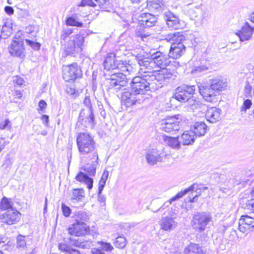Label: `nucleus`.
Instances as JSON below:
<instances>
[{"label":"nucleus","instance_id":"c756f323","mask_svg":"<svg viewBox=\"0 0 254 254\" xmlns=\"http://www.w3.org/2000/svg\"><path fill=\"white\" fill-rule=\"evenodd\" d=\"M207 127L206 125L204 122H196L191 127V132H193L195 136H203L206 132Z\"/></svg>","mask_w":254,"mask_h":254},{"label":"nucleus","instance_id":"b1692460","mask_svg":"<svg viewBox=\"0 0 254 254\" xmlns=\"http://www.w3.org/2000/svg\"><path fill=\"white\" fill-rule=\"evenodd\" d=\"M221 114L222 111L220 109L213 107L208 109L205 117L209 122L215 123L220 121Z\"/></svg>","mask_w":254,"mask_h":254},{"label":"nucleus","instance_id":"37998d69","mask_svg":"<svg viewBox=\"0 0 254 254\" xmlns=\"http://www.w3.org/2000/svg\"><path fill=\"white\" fill-rule=\"evenodd\" d=\"M89 219L87 213L85 211H78L76 215L75 222H86Z\"/></svg>","mask_w":254,"mask_h":254},{"label":"nucleus","instance_id":"7ed1b4c3","mask_svg":"<svg viewBox=\"0 0 254 254\" xmlns=\"http://www.w3.org/2000/svg\"><path fill=\"white\" fill-rule=\"evenodd\" d=\"M76 144L81 155H88L89 159H99L96 143L90 134L86 132L78 133Z\"/></svg>","mask_w":254,"mask_h":254},{"label":"nucleus","instance_id":"5fc2aeb1","mask_svg":"<svg viewBox=\"0 0 254 254\" xmlns=\"http://www.w3.org/2000/svg\"><path fill=\"white\" fill-rule=\"evenodd\" d=\"M13 81L16 85L18 86H21L24 82V79L18 76L13 77Z\"/></svg>","mask_w":254,"mask_h":254},{"label":"nucleus","instance_id":"aec40b11","mask_svg":"<svg viewBox=\"0 0 254 254\" xmlns=\"http://www.w3.org/2000/svg\"><path fill=\"white\" fill-rule=\"evenodd\" d=\"M186 47L182 42L172 43L168 53L169 58L177 59L180 58L185 52Z\"/></svg>","mask_w":254,"mask_h":254},{"label":"nucleus","instance_id":"dca6fc26","mask_svg":"<svg viewBox=\"0 0 254 254\" xmlns=\"http://www.w3.org/2000/svg\"><path fill=\"white\" fill-rule=\"evenodd\" d=\"M20 213L15 209H10L6 211L0 216L3 223L11 225L16 224L20 219Z\"/></svg>","mask_w":254,"mask_h":254},{"label":"nucleus","instance_id":"603ef678","mask_svg":"<svg viewBox=\"0 0 254 254\" xmlns=\"http://www.w3.org/2000/svg\"><path fill=\"white\" fill-rule=\"evenodd\" d=\"M73 33V30L69 28L67 30H63L61 36V39L63 40H65L69 36L70 34Z\"/></svg>","mask_w":254,"mask_h":254},{"label":"nucleus","instance_id":"cd10ccee","mask_svg":"<svg viewBox=\"0 0 254 254\" xmlns=\"http://www.w3.org/2000/svg\"><path fill=\"white\" fill-rule=\"evenodd\" d=\"M208 82L215 93L225 90L227 86L226 80L222 78H215L210 79Z\"/></svg>","mask_w":254,"mask_h":254},{"label":"nucleus","instance_id":"8fccbe9b","mask_svg":"<svg viewBox=\"0 0 254 254\" xmlns=\"http://www.w3.org/2000/svg\"><path fill=\"white\" fill-rule=\"evenodd\" d=\"M101 246L103 250L107 252H111L114 249V247L109 243L101 242Z\"/></svg>","mask_w":254,"mask_h":254},{"label":"nucleus","instance_id":"69168bd1","mask_svg":"<svg viewBox=\"0 0 254 254\" xmlns=\"http://www.w3.org/2000/svg\"><path fill=\"white\" fill-rule=\"evenodd\" d=\"M41 120L46 127H49V116L48 115H43L41 117Z\"/></svg>","mask_w":254,"mask_h":254},{"label":"nucleus","instance_id":"412c9836","mask_svg":"<svg viewBox=\"0 0 254 254\" xmlns=\"http://www.w3.org/2000/svg\"><path fill=\"white\" fill-rule=\"evenodd\" d=\"M164 19L168 27L172 29H177L180 27V20L178 16L170 11H165L163 13Z\"/></svg>","mask_w":254,"mask_h":254},{"label":"nucleus","instance_id":"ddd939ff","mask_svg":"<svg viewBox=\"0 0 254 254\" xmlns=\"http://www.w3.org/2000/svg\"><path fill=\"white\" fill-rule=\"evenodd\" d=\"M84 105L87 107L83 109L80 113L79 119L80 120H85L90 123L94 122V116L93 112L92 103L89 96H86L83 101Z\"/></svg>","mask_w":254,"mask_h":254},{"label":"nucleus","instance_id":"338daca9","mask_svg":"<svg viewBox=\"0 0 254 254\" xmlns=\"http://www.w3.org/2000/svg\"><path fill=\"white\" fill-rule=\"evenodd\" d=\"M46 107V102L43 100H41L39 102V107L40 108V109L43 110V109H45Z\"/></svg>","mask_w":254,"mask_h":254},{"label":"nucleus","instance_id":"4468645a","mask_svg":"<svg viewBox=\"0 0 254 254\" xmlns=\"http://www.w3.org/2000/svg\"><path fill=\"white\" fill-rule=\"evenodd\" d=\"M181 127L180 122L176 116L171 117L162 121L160 129L166 132H175L180 130Z\"/></svg>","mask_w":254,"mask_h":254},{"label":"nucleus","instance_id":"052dcab7","mask_svg":"<svg viewBox=\"0 0 254 254\" xmlns=\"http://www.w3.org/2000/svg\"><path fill=\"white\" fill-rule=\"evenodd\" d=\"M4 11L7 14L9 15H11L14 12L13 8L10 6H6L4 7Z\"/></svg>","mask_w":254,"mask_h":254},{"label":"nucleus","instance_id":"bf43d9fd","mask_svg":"<svg viewBox=\"0 0 254 254\" xmlns=\"http://www.w3.org/2000/svg\"><path fill=\"white\" fill-rule=\"evenodd\" d=\"M98 200L103 203H105L106 201V197L102 194V192L99 193V190H98Z\"/></svg>","mask_w":254,"mask_h":254},{"label":"nucleus","instance_id":"e433bc0d","mask_svg":"<svg viewBox=\"0 0 254 254\" xmlns=\"http://www.w3.org/2000/svg\"><path fill=\"white\" fill-rule=\"evenodd\" d=\"M92 161L91 164H87L83 170L86 173L90 176L94 177L95 176L96 169L97 166L98 165V160L99 159H90Z\"/></svg>","mask_w":254,"mask_h":254},{"label":"nucleus","instance_id":"5701e85b","mask_svg":"<svg viewBox=\"0 0 254 254\" xmlns=\"http://www.w3.org/2000/svg\"><path fill=\"white\" fill-rule=\"evenodd\" d=\"M157 21V17L149 13H141L139 17L140 25L145 27H151L154 26Z\"/></svg>","mask_w":254,"mask_h":254},{"label":"nucleus","instance_id":"a18cd8bd","mask_svg":"<svg viewBox=\"0 0 254 254\" xmlns=\"http://www.w3.org/2000/svg\"><path fill=\"white\" fill-rule=\"evenodd\" d=\"M172 43H180L185 40V37L180 32L173 33Z\"/></svg>","mask_w":254,"mask_h":254},{"label":"nucleus","instance_id":"4be33fe9","mask_svg":"<svg viewBox=\"0 0 254 254\" xmlns=\"http://www.w3.org/2000/svg\"><path fill=\"white\" fill-rule=\"evenodd\" d=\"M165 157L164 154H161L156 149L149 150L146 154V159L150 165H154L157 162H161Z\"/></svg>","mask_w":254,"mask_h":254},{"label":"nucleus","instance_id":"4c0bfd02","mask_svg":"<svg viewBox=\"0 0 254 254\" xmlns=\"http://www.w3.org/2000/svg\"><path fill=\"white\" fill-rule=\"evenodd\" d=\"M163 6L162 0H150L147 3V6L151 10L160 11L163 9Z\"/></svg>","mask_w":254,"mask_h":254},{"label":"nucleus","instance_id":"f704fd0d","mask_svg":"<svg viewBox=\"0 0 254 254\" xmlns=\"http://www.w3.org/2000/svg\"><path fill=\"white\" fill-rule=\"evenodd\" d=\"M208 69L206 61L201 62H196L192 66L191 73L193 74L198 75L202 72H205Z\"/></svg>","mask_w":254,"mask_h":254},{"label":"nucleus","instance_id":"20e7f679","mask_svg":"<svg viewBox=\"0 0 254 254\" xmlns=\"http://www.w3.org/2000/svg\"><path fill=\"white\" fill-rule=\"evenodd\" d=\"M68 240V243L65 241V243H60L58 245L59 249L64 254H83L73 247L81 249H89L91 247V242L83 238H69Z\"/></svg>","mask_w":254,"mask_h":254},{"label":"nucleus","instance_id":"bb28decb","mask_svg":"<svg viewBox=\"0 0 254 254\" xmlns=\"http://www.w3.org/2000/svg\"><path fill=\"white\" fill-rule=\"evenodd\" d=\"M184 254H205V252L199 244L190 243L184 249Z\"/></svg>","mask_w":254,"mask_h":254},{"label":"nucleus","instance_id":"c03bdc74","mask_svg":"<svg viewBox=\"0 0 254 254\" xmlns=\"http://www.w3.org/2000/svg\"><path fill=\"white\" fill-rule=\"evenodd\" d=\"M99 7L103 10L109 11L111 8V3L109 0H100L97 3Z\"/></svg>","mask_w":254,"mask_h":254},{"label":"nucleus","instance_id":"f257e3e1","mask_svg":"<svg viewBox=\"0 0 254 254\" xmlns=\"http://www.w3.org/2000/svg\"><path fill=\"white\" fill-rule=\"evenodd\" d=\"M142 76H135L132 79L131 91L137 95L143 96L146 92L150 90V87L154 88L155 84H165L171 79H175L177 76V72L175 69L170 68H163L158 72H144Z\"/></svg>","mask_w":254,"mask_h":254},{"label":"nucleus","instance_id":"a19ab883","mask_svg":"<svg viewBox=\"0 0 254 254\" xmlns=\"http://www.w3.org/2000/svg\"><path fill=\"white\" fill-rule=\"evenodd\" d=\"M1 32L3 34L4 39L9 37L12 32V28L11 26V23L6 22L4 25H2L1 29Z\"/></svg>","mask_w":254,"mask_h":254},{"label":"nucleus","instance_id":"58836bf2","mask_svg":"<svg viewBox=\"0 0 254 254\" xmlns=\"http://www.w3.org/2000/svg\"><path fill=\"white\" fill-rule=\"evenodd\" d=\"M13 202L10 198L3 196L0 201V209L8 211L10 209H14L12 207Z\"/></svg>","mask_w":254,"mask_h":254},{"label":"nucleus","instance_id":"ea45409f","mask_svg":"<svg viewBox=\"0 0 254 254\" xmlns=\"http://www.w3.org/2000/svg\"><path fill=\"white\" fill-rule=\"evenodd\" d=\"M65 24L67 26H75L77 27H82L83 26V23L81 22L78 21L76 16L75 15L68 17L65 20Z\"/></svg>","mask_w":254,"mask_h":254},{"label":"nucleus","instance_id":"680f3d73","mask_svg":"<svg viewBox=\"0 0 254 254\" xmlns=\"http://www.w3.org/2000/svg\"><path fill=\"white\" fill-rule=\"evenodd\" d=\"M109 173L108 171L105 170L103 173V174L100 180L106 182L109 176Z\"/></svg>","mask_w":254,"mask_h":254},{"label":"nucleus","instance_id":"0e129e2a","mask_svg":"<svg viewBox=\"0 0 254 254\" xmlns=\"http://www.w3.org/2000/svg\"><path fill=\"white\" fill-rule=\"evenodd\" d=\"M106 182L105 181H102V180H100L99 182V186H98V190H99V193L100 192H102L103 189H104V187L106 184Z\"/></svg>","mask_w":254,"mask_h":254},{"label":"nucleus","instance_id":"49530a36","mask_svg":"<svg viewBox=\"0 0 254 254\" xmlns=\"http://www.w3.org/2000/svg\"><path fill=\"white\" fill-rule=\"evenodd\" d=\"M25 41L27 45L35 51L39 50L41 47V44L35 41L26 39Z\"/></svg>","mask_w":254,"mask_h":254},{"label":"nucleus","instance_id":"09e8293b","mask_svg":"<svg viewBox=\"0 0 254 254\" xmlns=\"http://www.w3.org/2000/svg\"><path fill=\"white\" fill-rule=\"evenodd\" d=\"M252 105L251 100L249 99H246L244 101L243 104L242 106L241 111V112H246L247 110L249 109Z\"/></svg>","mask_w":254,"mask_h":254},{"label":"nucleus","instance_id":"4d7b16f0","mask_svg":"<svg viewBox=\"0 0 254 254\" xmlns=\"http://www.w3.org/2000/svg\"><path fill=\"white\" fill-rule=\"evenodd\" d=\"M237 231L235 230L232 229L230 231L229 239L230 241H234L237 238Z\"/></svg>","mask_w":254,"mask_h":254},{"label":"nucleus","instance_id":"473e14b6","mask_svg":"<svg viewBox=\"0 0 254 254\" xmlns=\"http://www.w3.org/2000/svg\"><path fill=\"white\" fill-rule=\"evenodd\" d=\"M180 140L181 144L183 145H191L194 142L195 139V135L193 132L190 131L184 132L180 136Z\"/></svg>","mask_w":254,"mask_h":254},{"label":"nucleus","instance_id":"864d4df0","mask_svg":"<svg viewBox=\"0 0 254 254\" xmlns=\"http://www.w3.org/2000/svg\"><path fill=\"white\" fill-rule=\"evenodd\" d=\"M62 209L64 216L68 217L70 215L71 213V209L68 206L63 203L62 205Z\"/></svg>","mask_w":254,"mask_h":254},{"label":"nucleus","instance_id":"423d86ee","mask_svg":"<svg viewBox=\"0 0 254 254\" xmlns=\"http://www.w3.org/2000/svg\"><path fill=\"white\" fill-rule=\"evenodd\" d=\"M84 42V37L82 35L78 34L72 36L64 47V55L75 57L82 51Z\"/></svg>","mask_w":254,"mask_h":254},{"label":"nucleus","instance_id":"9b49d317","mask_svg":"<svg viewBox=\"0 0 254 254\" xmlns=\"http://www.w3.org/2000/svg\"><path fill=\"white\" fill-rule=\"evenodd\" d=\"M144 100V96L137 95V93L129 91H126L122 93L121 96L122 105L126 107H129L136 103H140Z\"/></svg>","mask_w":254,"mask_h":254},{"label":"nucleus","instance_id":"13d9d810","mask_svg":"<svg viewBox=\"0 0 254 254\" xmlns=\"http://www.w3.org/2000/svg\"><path fill=\"white\" fill-rule=\"evenodd\" d=\"M81 3L83 5H87L89 6L95 7L97 5V3H95L92 0H82Z\"/></svg>","mask_w":254,"mask_h":254},{"label":"nucleus","instance_id":"6ab92c4d","mask_svg":"<svg viewBox=\"0 0 254 254\" xmlns=\"http://www.w3.org/2000/svg\"><path fill=\"white\" fill-rule=\"evenodd\" d=\"M254 32V27H251L248 22L242 26L241 29L236 33L241 42L250 40Z\"/></svg>","mask_w":254,"mask_h":254},{"label":"nucleus","instance_id":"3c124183","mask_svg":"<svg viewBox=\"0 0 254 254\" xmlns=\"http://www.w3.org/2000/svg\"><path fill=\"white\" fill-rule=\"evenodd\" d=\"M12 164L13 161L12 159L8 155H7L5 157V161L2 164V167L5 169L10 168Z\"/></svg>","mask_w":254,"mask_h":254},{"label":"nucleus","instance_id":"c85d7f7f","mask_svg":"<svg viewBox=\"0 0 254 254\" xmlns=\"http://www.w3.org/2000/svg\"><path fill=\"white\" fill-rule=\"evenodd\" d=\"M178 225L174 218L170 216L162 217L160 221L161 228L165 231L175 229Z\"/></svg>","mask_w":254,"mask_h":254},{"label":"nucleus","instance_id":"393cba45","mask_svg":"<svg viewBox=\"0 0 254 254\" xmlns=\"http://www.w3.org/2000/svg\"><path fill=\"white\" fill-rule=\"evenodd\" d=\"M207 187H203L202 186L196 184H193L191 186L189 187L188 189L185 190L184 191L178 192L176 195L171 198L170 200V203L182 197L184 195L187 194L190 191H197L200 190L201 191H204L207 189Z\"/></svg>","mask_w":254,"mask_h":254},{"label":"nucleus","instance_id":"c9c22d12","mask_svg":"<svg viewBox=\"0 0 254 254\" xmlns=\"http://www.w3.org/2000/svg\"><path fill=\"white\" fill-rule=\"evenodd\" d=\"M70 196L73 201H81L85 197V191L82 189H73L71 190Z\"/></svg>","mask_w":254,"mask_h":254},{"label":"nucleus","instance_id":"2f4dec72","mask_svg":"<svg viewBox=\"0 0 254 254\" xmlns=\"http://www.w3.org/2000/svg\"><path fill=\"white\" fill-rule=\"evenodd\" d=\"M117 58L115 54L110 53L107 55L103 63L104 69L107 70L116 69Z\"/></svg>","mask_w":254,"mask_h":254},{"label":"nucleus","instance_id":"79ce46f5","mask_svg":"<svg viewBox=\"0 0 254 254\" xmlns=\"http://www.w3.org/2000/svg\"><path fill=\"white\" fill-rule=\"evenodd\" d=\"M115 246L119 249L124 248L127 245V240L125 237H118L114 242Z\"/></svg>","mask_w":254,"mask_h":254},{"label":"nucleus","instance_id":"6e6d98bb","mask_svg":"<svg viewBox=\"0 0 254 254\" xmlns=\"http://www.w3.org/2000/svg\"><path fill=\"white\" fill-rule=\"evenodd\" d=\"M10 123V121L8 119H6L4 121H0V129H3L5 128L6 127H11V126L9 125Z\"/></svg>","mask_w":254,"mask_h":254},{"label":"nucleus","instance_id":"1a4fd4ad","mask_svg":"<svg viewBox=\"0 0 254 254\" xmlns=\"http://www.w3.org/2000/svg\"><path fill=\"white\" fill-rule=\"evenodd\" d=\"M201 5L194 6L193 4H189L187 14L190 19L194 21L195 25L197 27L201 26L203 23V20L206 17V13L202 9Z\"/></svg>","mask_w":254,"mask_h":254},{"label":"nucleus","instance_id":"39448f33","mask_svg":"<svg viewBox=\"0 0 254 254\" xmlns=\"http://www.w3.org/2000/svg\"><path fill=\"white\" fill-rule=\"evenodd\" d=\"M213 223V218L208 212H199L195 213L191 221V225L195 231L201 233L205 231L207 226Z\"/></svg>","mask_w":254,"mask_h":254},{"label":"nucleus","instance_id":"0eeeda50","mask_svg":"<svg viewBox=\"0 0 254 254\" xmlns=\"http://www.w3.org/2000/svg\"><path fill=\"white\" fill-rule=\"evenodd\" d=\"M108 89L117 92L123 89L127 83V74L123 73H114L109 79H106Z\"/></svg>","mask_w":254,"mask_h":254},{"label":"nucleus","instance_id":"f3484780","mask_svg":"<svg viewBox=\"0 0 254 254\" xmlns=\"http://www.w3.org/2000/svg\"><path fill=\"white\" fill-rule=\"evenodd\" d=\"M203 98L207 102H213L216 99V93L209 82L203 83L196 86Z\"/></svg>","mask_w":254,"mask_h":254},{"label":"nucleus","instance_id":"72a5a7b5","mask_svg":"<svg viewBox=\"0 0 254 254\" xmlns=\"http://www.w3.org/2000/svg\"><path fill=\"white\" fill-rule=\"evenodd\" d=\"M75 180L80 183L85 184L89 190L93 188V180L89 177L86 174L82 172H79L75 177Z\"/></svg>","mask_w":254,"mask_h":254},{"label":"nucleus","instance_id":"2eb2a0df","mask_svg":"<svg viewBox=\"0 0 254 254\" xmlns=\"http://www.w3.org/2000/svg\"><path fill=\"white\" fill-rule=\"evenodd\" d=\"M67 231L70 235L81 237L88 234L90 229L85 222H75L68 228Z\"/></svg>","mask_w":254,"mask_h":254},{"label":"nucleus","instance_id":"f03ea898","mask_svg":"<svg viewBox=\"0 0 254 254\" xmlns=\"http://www.w3.org/2000/svg\"><path fill=\"white\" fill-rule=\"evenodd\" d=\"M135 60L140 66V70H144V72H156L154 67L158 66L160 68L168 66L170 63V58L168 53L157 51L147 54H139L135 56Z\"/></svg>","mask_w":254,"mask_h":254},{"label":"nucleus","instance_id":"9d476101","mask_svg":"<svg viewBox=\"0 0 254 254\" xmlns=\"http://www.w3.org/2000/svg\"><path fill=\"white\" fill-rule=\"evenodd\" d=\"M8 50L11 56L21 58H23L25 56L23 39L21 37L20 32H18L16 34L10 46L8 48Z\"/></svg>","mask_w":254,"mask_h":254},{"label":"nucleus","instance_id":"a878e982","mask_svg":"<svg viewBox=\"0 0 254 254\" xmlns=\"http://www.w3.org/2000/svg\"><path fill=\"white\" fill-rule=\"evenodd\" d=\"M118 69L127 74H130L133 72L134 68L131 64H129V61H123L118 60L117 58L116 69Z\"/></svg>","mask_w":254,"mask_h":254},{"label":"nucleus","instance_id":"de8ad7c7","mask_svg":"<svg viewBox=\"0 0 254 254\" xmlns=\"http://www.w3.org/2000/svg\"><path fill=\"white\" fill-rule=\"evenodd\" d=\"M26 246L25 237L19 235L17 237V247L24 248Z\"/></svg>","mask_w":254,"mask_h":254},{"label":"nucleus","instance_id":"7c9ffc66","mask_svg":"<svg viewBox=\"0 0 254 254\" xmlns=\"http://www.w3.org/2000/svg\"><path fill=\"white\" fill-rule=\"evenodd\" d=\"M163 140L166 145L173 149L179 150L181 148V142L179 137L163 136Z\"/></svg>","mask_w":254,"mask_h":254},{"label":"nucleus","instance_id":"a211bd4d","mask_svg":"<svg viewBox=\"0 0 254 254\" xmlns=\"http://www.w3.org/2000/svg\"><path fill=\"white\" fill-rule=\"evenodd\" d=\"M239 229L244 233H247L249 231H253L254 218L248 215L242 216L239 222Z\"/></svg>","mask_w":254,"mask_h":254},{"label":"nucleus","instance_id":"6e6552de","mask_svg":"<svg viewBox=\"0 0 254 254\" xmlns=\"http://www.w3.org/2000/svg\"><path fill=\"white\" fill-rule=\"evenodd\" d=\"M196 89L195 85H183L178 87L174 94L175 98L181 102L193 101L191 99Z\"/></svg>","mask_w":254,"mask_h":254},{"label":"nucleus","instance_id":"f8f14e48","mask_svg":"<svg viewBox=\"0 0 254 254\" xmlns=\"http://www.w3.org/2000/svg\"><path fill=\"white\" fill-rule=\"evenodd\" d=\"M82 75L81 69L76 63L64 66L63 69V77L65 81L74 80Z\"/></svg>","mask_w":254,"mask_h":254},{"label":"nucleus","instance_id":"e2e57ef3","mask_svg":"<svg viewBox=\"0 0 254 254\" xmlns=\"http://www.w3.org/2000/svg\"><path fill=\"white\" fill-rule=\"evenodd\" d=\"M247 206L248 207L249 209L251 208V209L254 211V199L249 200L247 203Z\"/></svg>","mask_w":254,"mask_h":254},{"label":"nucleus","instance_id":"774afa93","mask_svg":"<svg viewBox=\"0 0 254 254\" xmlns=\"http://www.w3.org/2000/svg\"><path fill=\"white\" fill-rule=\"evenodd\" d=\"M13 95L15 98L20 99L22 96V93L20 90H15L13 93Z\"/></svg>","mask_w":254,"mask_h":254}]
</instances>
